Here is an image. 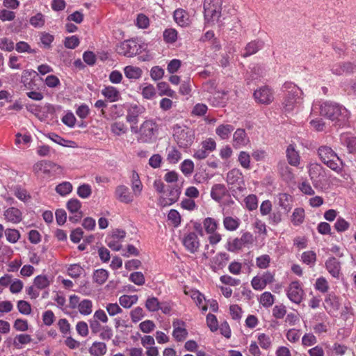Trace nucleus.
<instances>
[{"mask_svg": "<svg viewBox=\"0 0 356 356\" xmlns=\"http://www.w3.org/2000/svg\"><path fill=\"white\" fill-rule=\"evenodd\" d=\"M319 111L323 115L334 122L335 126H343L348 120L349 111L343 106L332 102H318L313 104L312 111Z\"/></svg>", "mask_w": 356, "mask_h": 356, "instance_id": "nucleus-1", "label": "nucleus"}, {"mask_svg": "<svg viewBox=\"0 0 356 356\" xmlns=\"http://www.w3.org/2000/svg\"><path fill=\"white\" fill-rule=\"evenodd\" d=\"M285 92V98L282 103L283 109L286 113H290L302 102V92L301 89L292 82H285L282 86Z\"/></svg>", "mask_w": 356, "mask_h": 356, "instance_id": "nucleus-2", "label": "nucleus"}, {"mask_svg": "<svg viewBox=\"0 0 356 356\" xmlns=\"http://www.w3.org/2000/svg\"><path fill=\"white\" fill-rule=\"evenodd\" d=\"M318 155L323 163L338 174L343 170V163L335 152L328 146H321L318 149Z\"/></svg>", "mask_w": 356, "mask_h": 356, "instance_id": "nucleus-3", "label": "nucleus"}, {"mask_svg": "<svg viewBox=\"0 0 356 356\" xmlns=\"http://www.w3.org/2000/svg\"><path fill=\"white\" fill-rule=\"evenodd\" d=\"M226 181L230 186L232 195L238 200V195L246 190L243 173L239 169L234 168L227 172Z\"/></svg>", "mask_w": 356, "mask_h": 356, "instance_id": "nucleus-4", "label": "nucleus"}, {"mask_svg": "<svg viewBox=\"0 0 356 356\" xmlns=\"http://www.w3.org/2000/svg\"><path fill=\"white\" fill-rule=\"evenodd\" d=\"M173 136L179 147L188 148L193 143L195 133L186 126L175 124L173 127Z\"/></svg>", "mask_w": 356, "mask_h": 356, "instance_id": "nucleus-5", "label": "nucleus"}, {"mask_svg": "<svg viewBox=\"0 0 356 356\" xmlns=\"http://www.w3.org/2000/svg\"><path fill=\"white\" fill-rule=\"evenodd\" d=\"M221 15L220 0H204V16L208 26L213 25L219 20Z\"/></svg>", "mask_w": 356, "mask_h": 356, "instance_id": "nucleus-6", "label": "nucleus"}, {"mask_svg": "<svg viewBox=\"0 0 356 356\" xmlns=\"http://www.w3.org/2000/svg\"><path fill=\"white\" fill-rule=\"evenodd\" d=\"M159 131V126L153 120H145L139 128L138 141L149 143L156 138Z\"/></svg>", "mask_w": 356, "mask_h": 356, "instance_id": "nucleus-7", "label": "nucleus"}, {"mask_svg": "<svg viewBox=\"0 0 356 356\" xmlns=\"http://www.w3.org/2000/svg\"><path fill=\"white\" fill-rule=\"evenodd\" d=\"M92 301L89 299H82L76 295H71L69 298V307L73 309H77L79 312L83 316H88L92 312Z\"/></svg>", "mask_w": 356, "mask_h": 356, "instance_id": "nucleus-8", "label": "nucleus"}, {"mask_svg": "<svg viewBox=\"0 0 356 356\" xmlns=\"http://www.w3.org/2000/svg\"><path fill=\"white\" fill-rule=\"evenodd\" d=\"M309 175L316 188H322L323 183L326 181V170L317 163L309 164Z\"/></svg>", "mask_w": 356, "mask_h": 356, "instance_id": "nucleus-9", "label": "nucleus"}, {"mask_svg": "<svg viewBox=\"0 0 356 356\" xmlns=\"http://www.w3.org/2000/svg\"><path fill=\"white\" fill-rule=\"evenodd\" d=\"M141 46L136 40H127L120 43L116 47L118 54L127 56L133 57L141 52Z\"/></svg>", "mask_w": 356, "mask_h": 356, "instance_id": "nucleus-10", "label": "nucleus"}, {"mask_svg": "<svg viewBox=\"0 0 356 356\" xmlns=\"http://www.w3.org/2000/svg\"><path fill=\"white\" fill-rule=\"evenodd\" d=\"M286 295L291 302L300 304L304 295L300 283L298 281L292 282L286 290Z\"/></svg>", "mask_w": 356, "mask_h": 356, "instance_id": "nucleus-11", "label": "nucleus"}, {"mask_svg": "<svg viewBox=\"0 0 356 356\" xmlns=\"http://www.w3.org/2000/svg\"><path fill=\"white\" fill-rule=\"evenodd\" d=\"M59 168V165L50 161H38L33 167L35 173H42L47 177H50L53 171H56Z\"/></svg>", "mask_w": 356, "mask_h": 356, "instance_id": "nucleus-12", "label": "nucleus"}, {"mask_svg": "<svg viewBox=\"0 0 356 356\" xmlns=\"http://www.w3.org/2000/svg\"><path fill=\"white\" fill-rule=\"evenodd\" d=\"M145 111L144 106L131 104L127 108L126 120L130 124H137L138 117Z\"/></svg>", "mask_w": 356, "mask_h": 356, "instance_id": "nucleus-13", "label": "nucleus"}, {"mask_svg": "<svg viewBox=\"0 0 356 356\" xmlns=\"http://www.w3.org/2000/svg\"><path fill=\"white\" fill-rule=\"evenodd\" d=\"M182 243L185 248L192 254L197 252L200 245L198 236L195 232H189L186 234L182 239Z\"/></svg>", "mask_w": 356, "mask_h": 356, "instance_id": "nucleus-14", "label": "nucleus"}, {"mask_svg": "<svg viewBox=\"0 0 356 356\" xmlns=\"http://www.w3.org/2000/svg\"><path fill=\"white\" fill-rule=\"evenodd\" d=\"M255 100L264 104H268L273 100V95L271 90L267 86H263L254 92Z\"/></svg>", "mask_w": 356, "mask_h": 356, "instance_id": "nucleus-15", "label": "nucleus"}, {"mask_svg": "<svg viewBox=\"0 0 356 356\" xmlns=\"http://www.w3.org/2000/svg\"><path fill=\"white\" fill-rule=\"evenodd\" d=\"M38 74L33 70H24L21 77V82L27 90H33L36 87L35 79Z\"/></svg>", "mask_w": 356, "mask_h": 356, "instance_id": "nucleus-16", "label": "nucleus"}, {"mask_svg": "<svg viewBox=\"0 0 356 356\" xmlns=\"http://www.w3.org/2000/svg\"><path fill=\"white\" fill-rule=\"evenodd\" d=\"M356 69V64L350 62L337 63L332 66L331 71L334 74L343 75L350 74Z\"/></svg>", "mask_w": 356, "mask_h": 356, "instance_id": "nucleus-17", "label": "nucleus"}, {"mask_svg": "<svg viewBox=\"0 0 356 356\" xmlns=\"http://www.w3.org/2000/svg\"><path fill=\"white\" fill-rule=\"evenodd\" d=\"M174 327L172 336L177 341H184L188 336V332L185 328V323L181 320L175 319L172 322Z\"/></svg>", "mask_w": 356, "mask_h": 356, "instance_id": "nucleus-18", "label": "nucleus"}, {"mask_svg": "<svg viewBox=\"0 0 356 356\" xmlns=\"http://www.w3.org/2000/svg\"><path fill=\"white\" fill-rule=\"evenodd\" d=\"M250 142L249 138L243 129H237L233 134V147L239 149L246 146Z\"/></svg>", "mask_w": 356, "mask_h": 356, "instance_id": "nucleus-19", "label": "nucleus"}, {"mask_svg": "<svg viewBox=\"0 0 356 356\" xmlns=\"http://www.w3.org/2000/svg\"><path fill=\"white\" fill-rule=\"evenodd\" d=\"M115 197L121 202L129 204L133 202L134 195L130 193L129 189L124 185H119L115 191Z\"/></svg>", "mask_w": 356, "mask_h": 356, "instance_id": "nucleus-20", "label": "nucleus"}, {"mask_svg": "<svg viewBox=\"0 0 356 356\" xmlns=\"http://www.w3.org/2000/svg\"><path fill=\"white\" fill-rule=\"evenodd\" d=\"M229 259V256L226 252H219L211 260V268L215 272L223 268Z\"/></svg>", "mask_w": 356, "mask_h": 356, "instance_id": "nucleus-21", "label": "nucleus"}, {"mask_svg": "<svg viewBox=\"0 0 356 356\" xmlns=\"http://www.w3.org/2000/svg\"><path fill=\"white\" fill-rule=\"evenodd\" d=\"M5 220L13 224L19 223L23 219L22 212L16 207H10L4 211Z\"/></svg>", "mask_w": 356, "mask_h": 356, "instance_id": "nucleus-22", "label": "nucleus"}, {"mask_svg": "<svg viewBox=\"0 0 356 356\" xmlns=\"http://www.w3.org/2000/svg\"><path fill=\"white\" fill-rule=\"evenodd\" d=\"M229 194L226 186L222 184H214L211 189V197L217 202H220L223 197Z\"/></svg>", "mask_w": 356, "mask_h": 356, "instance_id": "nucleus-23", "label": "nucleus"}, {"mask_svg": "<svg viewBox=\"0 0 356 356\" xmlns=\"http://www.w3.org/2000/svg\"><path fill=\"white\" fill-rule=\"evenodd\" d=\"M338 298L334 293H329L324 300V308L330 314H332L339 309Z\"/></svg>", "mask_w": 356, "mask_h": 356, "instance_id": "nucleus-24", "label": "nucleus"}, {"mask_svg": "<svg viewBox=\"0 0 356 356\" xmlns=\"http://www.w3.org/2000/svg\"><path fill=\"white\" fill-rule=\"evenodd\" d=\"M325 268L330 275L335 277L339 278L341 273V264L334 257L328 258L325 261Z\"/></svg>", "mask_w": 356, "mask_h": 356, "instance_id": "nucleus-25", "label": "nucleus"}, {"mask_svg": "<svg viewBox=\"0 0 356 356\" xmlns=\"http://www.w3.org/2000/svg\"><path fill=\"white\" fill-rule=\"evenodd\" d=\"M264 44V42L261 40H255L250 42L245 46L242 56L245 58L256 54L263 48Z\"/></svg>", "mask_w": 356, "mask_h": 356, "instance_id": "nucleus-26", "label": "nucleus"}, {"mask_svg": "<svg viewBox=\"0 0 356 356\" xmlns=\"http://www.w3.org/2000/svg\"><path fill=\"white\" fill-rule=\"evenodd\" d=\"M286 156L289 163L294 167L299 165L300 156L299 153L295 149L293 145H289L286 150Z\"/></svg>", "mask_w": 356, "mask_h": 356, "instance_id": "nucleus-27", "label": "nucleus"}, {"mask_svg": "<svg viewBox=\"0 0 356 356\" xmlns=\"http://www.w3.org/2000/svg\"><path fill=\"white\" fill-rule=\"evenodd\" d=\"M174 19L178 25L182 27L187 26L191 22L188 13L180 8L174 12Z\"/></svg>", "mask_w": 356, "mask_h": 356, "instance_id": "nucleus-28", "label": "nucleus"}, {"mask_svg": "<svg viewBox=\"0 0 356 356\" xmlns=\"http://www.w3.org/2000/svg\"><path fill=\"white\" fill-rule=\"evenodd\" d=\"M277 170L282 177V179L285 181H291L294 179V175L291 168L284 161H280L277 164Z\"/></svg>", "mask_w": 356, "mask_h": 356, "instance_id": "nucleus-29", "label": "nucleus"}, {"mask_svg": "<svg viewBox=\"0 0 356 356\" xmlns=\"http://www.w3.org/2000/svg\"><path fill=\"white\" fill-rule=\"evenodd\" d=\"M102 94L110 102H115L120 98V92L113 86H107L102 90Z\"/></svg>", "mask_w": 356, "mask_h": 356, "instance_id": "nucleus-30", "label": "nucleus"}, {"mask_svg": "<svg viewBox=\"0 0 356 356\" xmlns=\"http://www.w3.org/2000/svg\"><path fill=\"white\" fill-rule=\"evenodd\" d=\"M340 141L347 147L350 152L356 151V137L348 134H342L340 135Z\"/></svg>", "mask_w": 356, "mask_h": 356, "instance_id": "nucleus-31", "label": "nucleus"}, {"mask_svg": "<svg viewBox=\"0 0 356 356\" xmlns=\"http://www.w3.org/2000/svg\"><path fill=\"white\" fill-rule=\"evenodd\" d=\"M234 127L232 124H222L216 129V134L222 140L229 138Z\"/></svg>", "mask_w": 356, "mask_h": 356, "instance_id": "nucleus-32", "label": "nucleus"}, {"mask_svg": "<svg viewBox=\"0 0 356 356\" xmlns=\"http://www.w3.org/2000/svg\"><path fill=\"white\" fill-rule=\"evenodd\" d=\"M109 275L108 270L104 268H99L94 270L92 274L93 282L99 285H102L106 282Z\"/></svg>", "mask_w": 356, "mask_h": 356, "instance_id": "nucleus-33", "label": "nucleus"}, {"mask_svg": "<svg viewBox=\"0 0 356 356\" xmlns=\"http://www.w3.org/2000/svg\"><path fill=\"white\" fill-rule=\"evenodd\" d=\"M131 181L134 194L136 196H138L143 190V185L140 180L139 175L136 171L132 172Z\"/></svg>", "mask_w": 356, "mask_h": 356, "instance_id": "nucleus-34", "label": "nucleus"}, {"mask_svg": "<svg viewBox=\"0 0 356 356\" xmlns=\"http://www.w3.org/2000/svg\"><path fill=\"white\" fill-rule=\"evenodd\" d=\"M107 350L106 345L103 342L95 341L89 349L90 353L93 356H102Z\"/></svg>", "mask_w": 356, "mask_h": 356, "instance_id": "nucleus-35", "label": "nucleus"}, {"mask_svg": "<svg viewBox=\"0 0 356 356\" xmlns=\"http://www.w3.org/2000/svg\"><path fill=\"white\" fill-rule=\"evenodd\" d=\"M124 73L129 79H138L141 76L143 72L140 67L128 65L124 68Z\"/></svg>", "mask_w": 356, "mask_h": 356, "instance_id": "nucleus-36", "label": "nucleus"}, {"mask_svg": "<svg viewBox=\"0 0 356 356\" xmlns=\"http://www.w3.org/2000/svg\"><path fill=\"white\" fill-rule=\"evenodd\" d=\"M32 341L31 337L27 334H17L15 337L14 347L16 349H21L23 346L29 343Z\"/></svg>", "mask_w": 356, "mask_h": 356, "instance_id": "nucleus-37", "label": "nucleus"}, {"mask_svg": "<svg viewBox=\"0 0 356 356\" xmlns=\"http://www.w3.org/2000/svg\"><path fill=\"white\" fill-rule=\"evenodd\" d=\"M224 227L228 231H235L240 225V220L237 218L227 216L223 219Z\"/></svg>", "mask_w": 356, "mask_h": 356, "instance_id": "nucleus-38", "label": "nucleus"}, {"mask_svg": "<svg viewBox=\"0 0 356 356\" xmlns=\"http://www.w3.org/2000/svg\"><path fill=\"white\" fill-rule=\"evenodd\" d=\"M138 299L136 295H123L120 297L119 302L122 307L130 308L133 305L137 302Z\"/></svg>", "mask_w": 356, "mask_h": 356, "instance_id": "nucleus-39", "label": "nucleus"}, {"mask_svg": "<svg viewBox=\"0 0 356 356\" xmlns=\"http://www.w3.org/2000/svg\"><path fill=\"white\" fill-rule=\"evenodd\" d=\"M181 159V153L175 147L167 150V161L172 164H175Z\"/></svg>", "mask_w": 356, "mask_h": 356, "instance_id": "nucleus-40", "label": "nucleus"}, {"mask_svg": "<svg viewBox=\"0 0 356 356\" xmlns=\"http://www.w3.org/2000/svg\"><path fill=\"white\" fill-rule=\"evenodd\" d=\"M292 197L287 193H280L278 195V204L282 209L289 211L291 208Z\"/></svg>", "mask_w": 356, "mask_h": 356, "instance_id": "nucleus-41", "label": "nucleus"}, {"mask_svg": "<svg viewBox=\"0 0 356 356\" xmlns=\"http://www.w3.org/2000/svg\"><path fill=\"white\" fill-rule=\"evenodd\" d=\"M305 219V210L302 208H296L294 209L292 216L291 222L296 226L302 224Z\"/></svg>", "mask_w": 356, "mask_h": 356, "instance_id": "nucleus-42", "label": "nucleus"}, {"mask_svg": "<svg viewBox=\"0 0 356 356\" xmlns=\"http://www.w3.org/2000/svg\"><path fill=\"white\" fill-rule=\"evenodd\" d=\"M203 225L205 231L208 234H213L218 228V222L213 218H206L203 221Z\"/></svg>", "mask_w": 356, "mask_h": 356, "instance_id": "nucleus-43", "label": "nucleus"}, {"mask_svg": "<svg viewBox=\"0 0 356 356\" xmlns=\"http://www.w3.org/2000/svg\"><path fill=\"white\" fill-rule=\"evenodd\" d=\"M181 172L186 176L189 177L194 170V163L191 159H185L180 165Z\"/></svg>", "mask_w": 356, "mask_h": 356, "instance_id": "nucleus-44", "label": "nucleus"}, {"mask_svg": "<svg viewBox=\"0 0 356 356\" xmlns=\"http://www.w3.org/2000/svg\"><path fill=\"white\" fill-rule=\"evenodd\" d=\"M29 22L34 28H42L45 24V17L41 13H38L30 18Z\"/></svg>", "mask_w": 356, "mask_h": 356, "instance_id": "nucleus-45", "label": "nucleus"}, {"mask_svg": "<svg viewBox=\"0 0 356 356\" xmlns=\"http://www.w3.org/2000/svg\"><path fill=\"white\" fill-rule=\"evenodd\" d=\"M6 240L11 243H15L20 238V233L16 229H6L4 232Z\"/></svg>", "mask_w": 356, "mask_h": 356, "instance_id": "nucleus-46", "label": "nucleus"}, {"mask_svg": "<svg viewBox=\"0 0 356 356\" xmlns=\"http://www.w3.org/2000/svg\"><path fill=\"white\" fill-rule=\"evenodd\" d=\"M72 191V185L69 181H63L56 187V191L62 196H65Z\"/></svg>", "mask_w": 356, "mask_h": 356, "instance_id": "nucleus-47", "label": "nucleus"}, {"mask_svg": "<svg viewBox=\"0 0 356 356\" xmlns=\"http://www.w3.org/2000/svg\"><path fill=\"white\" fill-rule=\"evenodd\" d=\"M163 40L167 43H174L177 40V31L175 29H167L163 33Z\"/></svg>", "mask_w": 356, "mask_h": 356, "instance_id": "nucleus-48", "label": "nucleus"}, {"mask_svg": "<svg viewBox=\"0 0 356 356\" xmlns=\"http://www.w3.org/2000/svg\"><path fill=\"white\" fill-rule=\"evenodd\" d=\"M34 284L38 289H44L48 287L50 282L47 275H38L34 279Z\"/></svg>", "mask_w": 356, "mask_h": 356, "instance_id": "nucleus-49", "label": "nucleus"}, {"mask_svg": "<svg viewBox=\"0 0 356 356\" xmlns=\"http://www.w3.org/2000/svg\"><path fill=\"white\" fill-rule=\"evenodd\" d=\"M111 131L117 136L124 134L127 131V127L123 122H115L111 126Z\"/></svg>", "mask_w": 356, "mask_h": 356, "instance_id": "nucleus-50", "label": "nucleus"}, {"mask_svg": "<svg viewBox=\"0 0 356 356\" xmlns=\"http://www.w3.org/2000/svg\"><path fill=\"white\" fill-rule=\"evenodd\" d=\"M274 296L270 292H264L261 295L259 302L264 307H270L274 303Z\"/></svg>", "mask_w": 356, "mask_h": 356, "instance_id": "nucleus-51", "label": "nucleus"}, {"mask_svg": "<svg viewBox=\"0 0 356 356\" xmlns=\"http://www.w3.org/2000/svg\"><path fill=\"white\" fill-rule=\"evenodd\" d=\"M83 271V268L78 264H71L67 268L68 275L72 278L79 277Z\"/></svg>", "mask_w": 356, "mask_h": 356, "instance_id": "nucleus-52", "label": "nucleus"}, {"mask_svg": "<svg viewBox=\"0 0 356 356\" xmlns=\"http://www.w3.org/2000/svg\"><path fill=\"white\" fill-rule=\"evenodd\" d=\"M168 196L170 200V204L175 203L179 198L181 188L177 186H172L168 190Z\"/></svg>", "mask_w": 356, "mask_h": 356, "instance_id": "nucleus-53", "label": "nucleus"}, {"mask_svg": "<svg viewBox=\"0 0 356 356\" xmlns=\"http://www.w3.org/2000/svg\"><path fill=\"white\" fill-rule=\"evenodd\" d=\"M301 259L303 263L313 266L316 259V254L314 251H306L302 254Z\"/></svg>", "mask_w": 356, "mask_h": 356, "instance_id": "nucleus-54", "label": "nucleus"}, {"mask_svg": "<svg viewBox=\"0 0 356 356\" xmlns=\"http://www.w3.org/2000/svg\"><path fill=\"white\" fill-rule=\"evenodd\" d=\"M15 49L19 53H36V50L31 49V46L27 42L24 41L18 42L16 44Z\"/></svg>", "mask_w": 356, "mask_h": 356, "instance_id": "nucleus-55", "label": "nucleus"}, {"mask_svg": "<svg viewBox=\"0 0 356 356\" xmlns=\"http://www.w3.org/2000/svg\"><path fill=\"white\" fill-rule=\"evenodd\" d=\"M244 202L247 209L250 211L255 210L258 207V200L255 195H248L245 198Z\"/></svg>", "mask_w": 356, "mask_h": 356, "instance_id": "nucleus-56", "label": "nucleus"}, {"mask_svg": "<svg viewBox=\"0 0 356 356\" xmlns=\"http://www.w3.org/2000/svg\"><path fill=\"white\" fill-rule=\"evenodd\" d=\"M168 219L175 227H177L181 223V216L175 209L170 210L168 214Z\"/></svg>", "mask_w": 356, "mask_h": 356, "instance_id": "nucleus-57", "label": "nucleus"}, {"mask_svg": "<svg viewBox=\"0 0 356 356\" xmlns=\"http://www.w3.org/2000/svg\"><path fill=\"white\" fill-rule=\"evenodd\" d=\"M129 280L138 286H142L145 282V276L143 273L137 271L130 274Z\"/></svg>", "mask_w": 356, "mask_h": 356, "instance_id": "nucleus-58", "label": "nucleus"}, {"mask_svg": "<svg viewBox=\"0 0 356 356\" xmlns=\"http://www.w3.org/2000/svg\"><path fill=\"white\" fill-rule=\"evenodd\" d=\"M67 209L72 213L74 212L81 211V203L76 198H72L67 202Z\"/></svg>", "mask_w": 356, "mask_h": 356, "instance_id": "nucleus-59", "label": "nucleus"}, {"mask_svg": "<svg viewBox=\"0 0 356 356\" xmlns=\"http://www.w3.org/2000/svg\"><path fill=\"white\" fill-rule=\"evenodd\" d=\"M238 161L243 168H250V156L248 152L241 151L238 155Z\"/></svg>", "mask_w": 356, "mask_h": 356, "instance_id": "nucleus-60", "label": "nucleus"}, {"mask_svg": "<svg viewBox=\"0 0 356 356\" xmlns=\"http://www.w3.org/2000/svg\"><path fill=\"white\" fill-rule=\"evenodd\" d=\"M91 193L92 189L89 184H83L77 188V194L81 198H88L90 196Z\"/></svg>", "mask_w": 356, "mask_h": 356, "instance_id": "nucleus-61", "label": "nucleus"}, {"mask_svg": "<svg viewBox=\"0 0 356 356\" xmlns=\"http://www.w3.org/2000/svg\"><path fill=\"white\" fill-rule=\"evenodd\" d=\"M243 247V245L241 243L238 238L229 239L227 241V249L229 252H236L238 250H241Z\"/></svg>", "mask_w": 356, "mask_h": 356, "instance_id": "nucleus-62", "label": "nucleus"}, {"mask_svg": "<svg viewBox=\"0 0 356 356\" xmlns=\"http://www.w3.org/2000/svg\"><path fill=\"white\" fill-rule=\"evenodd\" d=\"M315 289L322 293H326L329 289L328 282L323 277L318 278L315 283Z\"/></svg>", "mask_w": 356, "mask_h": 356, "instance_id": "nucleus-63", "label": "nucleus"}, {"mask_svg": "<svg viewBox=\"0 0 356 356\" xmlns=\"http://www.w3.org/2000/svg\"><path fill=\"white\" fill-rule=\"evenodd\" d=\"M159 300L155 297L149 298L146 300L145 307L149 312L159 310Z\"/></svg>", "mask_w": 356, "mask_h": 356, "instance_id": "nucleus-64", "label": "nucleus"}]
</instances>
